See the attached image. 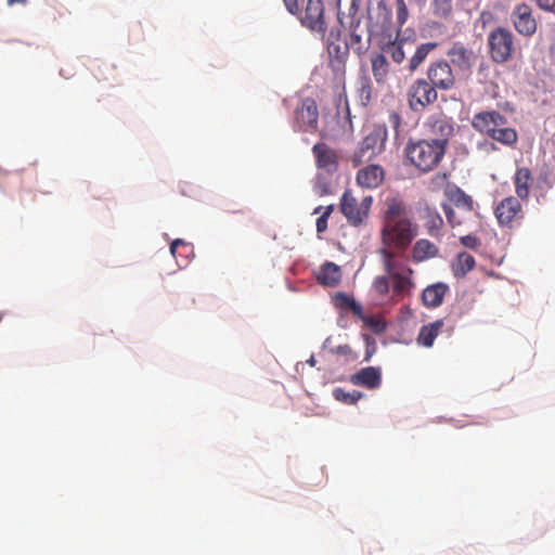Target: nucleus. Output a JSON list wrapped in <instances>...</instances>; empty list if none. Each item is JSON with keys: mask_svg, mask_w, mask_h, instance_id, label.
<instances>
[{"mask_svg": "<svg viewBox=\"0 0 555 555\" xmlns=\"http://www.w3.org/2000/svg\"><path fill=\"white\" fill-rule=\"evenodd\" d=\"M358 28H359L358 25L352 27L350 35H349V39L347 40L346 47L341 53H340L339 47L330 46V48H328L330 54H332L333 51L336 52V56L334 59H332L330 62V65L335 70L344 72L345 62H346V57H347L349 49H351L358 55L363 54L367 50L370 37H367L366 39H363L362 33H359Z\"/></svg>", "mask_w": 555, "mask_h": 555, "instance_id": "nucleus-11", "label": "nucleus"}, {"mask_svg": "<svg viewBox=\"0 0 555 555\" xmlns=\"http://www.w3.org/2000/svg\"><path fill=\"white\" fill-rule=\"evenodd\" d=\"M350 382L356 386L376 389L382 384V371L376 366L361 369L359 372L351 375Z\"/></svg>", "mask_w": 555, "mask_h": 555, "instance_id": "nucleus-19", "label": "nucleus"}, {"mask_svg": "<svg viewBox=\"0 0 555 555\" xmlns=\"http://www.w3.org/2000/svg\"><path fill=\"white\" fill-rule=\"evenodd\" d=\"M286 11L292 15H299L300 3L304 0H282Z\"/></svg>", "mask_w": 555, "mask_h": 555, "instance_id": "nucleus-46", "label": "nucleus"}, {"mask_svg": "<svg viewBox=\"0 0 555 555\" xmlns=\"http://www.w3.org/2000/svg\"><path fill=\"white\" fill-rule=\"evenodd\" d=\"M442 209L446 214V217H447V220L449 222V224L452 227V228H455L457 225H461L463 223V219L459 218L456 216V212L455 210L448 204H442Z\"/></svg>", "mask_w": 555, "mask_h": 555, "instance_id": "nucleus-45", "label": "nucleus"}, {"mask_svg": "<svg viewBox=\"0 0 555 555\" xmlns=\"http://www.w3.org/2000/svg\"><path fill=\"white\" fill-rule=\"evenodd\" d=\"M413 274V270L408 268L401 272H398L390 278L392 281V292L393 295L402 297L408 294L410 289L414 286V283L411 280V275Z\"/></svg>", "mask_w": 555, "mask_h": 555, "instance_id": "nucleus-30", "label": "nucleus"}, {"mask_svg": "<svg viewBox=\"0 0 555 555\" xmlns=\"http://www.w3.org/2000/svg\"><path fill=\"white\" fill-rule=\"evenodd\" d=\"M460 243L469 249L478 250L481 247V241L478 236L468 234L460 237Z\"/></svg>", "mask_w": 555, "mask_h": 555, "instance_id": "nucleus-44", "label": "nucleus"}, {"mask_svg": "<svg viewBox=\"0 0 555 555\" xmlns=\"http://www.w3.org/2000/svg\"><path fill=\"white\" fill-rule=\"evenodd\" d=\"M315 165L327 173H334L338 169L339 157L337 151L324 142H318L312 147Z\"/></svg>", "mask_w": 555, "mask_h": 555, "instance_id": "nucleus-16", "label": "nucleus"}, {"mask_svg": "<svg viewBox=\"0 0 555 555\" xmlns=\"http://www.w3.org/2000/svg\"><path fill=\"white\" fill-rule=\"evenodd\" d=\"M437 91H450L456 87V74L451 64L443 59L429 63L424 77Z\"/></svg>", "mask_w": 555, "mask_h": 555, "instance_id": "nucleus-8", "label": "nucleus"}, {"mask_svg": "<svg viewBox=\"0 0 555 555\" xmlns=\"http://www.w3.org/2000/svg\"><path fill=\"white\" fill-rule=\"evenodd\" d=\"M321 210H323L322 215L323 217H326L327 219L330 218L331 214L333 212L334 210V206L333 205H328L326 207H322V206H319L314 209V214H319Z\"/></svg>", "mask_w": 555, "mask_h": 555, "instance_id": "nucleus-49", "label": "nucleus"}, {"mask_svg": "<svg viewBox=\"0 0 555 555\" xmlns=\"http://www.w3.org/2000/svg\"><path fill=\"white\" fill-rule=\"evenodd\" d=\"M26 3H27V0H8L9 5H14V4L25 5Z\"/></svg>", "mask_w": 555, "mask_h": 555, "instance_id": "nucleus-50", "label": "nucleus"}, {"mask_svg": "<svg viewBox=\"0 0 555 555\" xmlns=\"http://www.w3.org/2000/svg\"><path fill=\"white\" fill-rule=\"evenodd\" d=\"M443 325L444 323L442 319L423 325L416 338L417 344L426 348L433 347L434 341L441 332Z\"/></svg>", "mask_w": 555, "mask_h": 555, "instance_id": "nucleus-24", "label": "nucleus"}, {"mask_svg": "<svg viewBox=\"0 0 555 555\" xmlns=\"http://www.w3.org/2000/svg\"><path fill=\"white\" fill-rule=\"evenodd\" d=\"M373 95V88L371 85V81L367 77H363L360 81V87L358 89V98L360 103L363 106H366L370 104Z\"/></svg>", "mask_w": 555, "mask_h": 555, "instance_id": "nucleus-38", "label": "nucleus"}, {"mask_svg": "<svg viewBox=\"0 0 555 555\" xmlns=\"http://www.w3.org/2000/svg\"><path fill=\"white\" fill-rule=\"evenodd\" d=\"M373 203L372 196L358 202L351 190H346L340 198L339 209L351 225H360L369 216Z\"/></svg>", "mask_w": 555, "mask_h": 555, "instance_id": "nucleus-9", "label": "nucleus"}, {"mask_svg": "<svg viewBox=\"0 0 555 555\" xmlns=\"http://www.w3.org/2000/svg\"><path fill=\"white\" fill-rule=\"evenodd\" d=\"M476 266V260L473 255L462 251L459 253L451 263V270L455 278L462 279L470 272Z\"/></svg>", "mask_w": 555, "mask_h": 555, "instance_id": "nucleus-29", "label": "nucleus"}, {"mask_svg": "<svg viewBox=\"0 0 555 555\" xmlns=\"http://www.w3.org/2000/svg\"><path fill=\"white\" fill-rule=\"evenodd\" d=\"M378 253L382 257L383 267L385 272L387 273V276H391L409 268L404 263L396 260L398 253L396 249H391L389 247H382Z\"/></svg>", "mask_w": 555, "mask_h": 555, "instance_id": "nucleus-27", "label": "nucleus"}, {"mask_svg": "<svg viewBox=\"0 0 555 555\" xmlns=\"http://www.w3.org/2000/svg\"><path fill=\"white\" fill-rule=\"evenodd\" d=\"M449 201L456 208L465 212H473L475 210V203L470 195L466 194L462 189L455 186L446 192Z\"/></svg>", "mask_w": 555, "mask_h": 555, "instance_id": "nucleus-28", "label": "nucleus"}, {"mask_svg": "<svg viewBox=\"0 0 555 555\" xmlns=\"http://www.w3.org/2000/svg\"><path fill=\"white\" fill-rule=\"evenodd\" d=\"M472 127L488 139L506 147H515L518 142V133L509 126L506 116L499 111H481L474 114Z\"/></svg>", "mask_w": 555, "mask_h": 555, "instance_id": "nucleus-2", "label": "nucleus"}, {"mask_svg": "<svg viewBox=\"0 0 555 555\" xmlns=\"http://www.w3.org/2000/svg\"><path fill=\"white\" fill-rule=\"evenodd\" d=\"M422 219L424 221V228L426 229L427 233L431 237L440 240L442 236L441 230L444 223L440 214L430 207H426L423 210Z\"/></svg>", "mask_w": 555, "mask_h": 555, "instance_id": "nucleus-22", "label": "nucleus"}, {"mask_svg": "<svg viewBox=\"0 0 555 555\" xmlns=\"http://www.w3.org/2000/svg\"><path fill=\"white\" fill-rule=\"evenodd\" d=\"M170 253L177 259L179 266L188 263L189 256L193 253L192 245L181 238H176L170 244Z\"/></svg>", "mask_w": 555, "mask_h": 555, "instance_id": "nucleus-35", "label": "nucleus"}, {"mask_svg": "<svg viewBox=\"0 0 555 555\" xmlns=\"http://www.w3.org/2000/svg\"><path fill=\"white\" fill-rule=\"evenodd\" d=\"M387 141L386 125H374L372 130L364 135L362 141L350 157L353 167L369 163L385 150Z\"/></svg>", "mask_w": 555, "mask_h": 555, "instance_id": "nucleus-4", "label": "nucleus"}, {"mask_svg": "<svg viewBox=\"0 0 555 555\" xmlns=\"http://www.w3.org/2000/svg\"><path fill=\"white\" fill-rule=\"evenodd\" d=\"M391 20V12L384 0H369L367 23L371 33L383 31Z\"/></svg>", "mask_w": 555, "mask_h": 555, "instance_id": "nucleus-15", "label": "nucleus"}, {"mask_svg": "<svg viewBox=\"0 0 555 555\" xmlns=\"http://www.w3.org/2000/svg\"><path fill=\"white\" fill-rule=\"evenodd\" d=\"M327 218L326 217H323V216H320L318 219H317V232L318 233H323L326 231L327 229Z\"/></svg>", "mask_w": 555, "mask_h": 555, "instance_id": "nucleus-48", "label": "nucleus"}, {"mask_svg": "<svg viewBox=\"0 0 555 555\" xmlns=\"http://www.w3.org/2000/svg\"><path fill=\"white\" fill-rule=\"evenodd\" d=\"M309 363H310L311 365H314V364H315V360H314V358H313V357H311V359L309 360Z\"/></svg>", "mask_w": 555, "mask_h": 555, "instance_id": "nucleus-51", "label": "nucleus"}, {"mask_svg": "<svg viewBox=\"0 0 555 555\" xmlns=\"http://www.w3.org/2000/svg\"><path fill=\"white\" fill-rule=\"evenodd\" d=\"M495 218L501 227L512 228L524 217L522 206L517 197L503 198L494 209Z\"/></svg>", "mask_w": 555, "mask_h": 555, "instance_id": "nucleus-14", "label": "nucleus"}, {"mask_svg": "<svg viewBox=\"0 0 555 555\" xmlns=\"http://www.w3.org/2000/svg\"><path fill=\"white\" fill-rule=\"evenodd\" d=\"M454 0H430L429 13L439 21H449L453 16Z\"/></svg>", "mask_w": 555, "mask_h": 555, "instance_id": "nucleus-33", "label": "nucleus"}, {"mask_svg": "<svg viewBox=\"0 0 555 555\" xmlns=\"http://www.w3.org/2000/svg\"><path fill=\"white\" fill-rule=\"evenodd\" d=\"M331 353L344 357L347 361H356L358 354L347 344L331 349Z\"/></svg>", "mask_w": 555, "mask_h": 555, "instance_id": "nucleus-40", "label": "nucleus"}, {"mask_svg": "<svg viewBox=\"0 0 555 555\" xmlns=\"http://www.w3.org/2000/svg\"><path fill=\"white\" fill-rule=\"evenodd\" d=\"M385 179V170L382 166L371 164L357 172V183L363 189H376Z\"/></svg>", "mask_w": 555, "mask_h": 555, "instance_id": "nucleus-18", "label": "nucleus"}, {"mask_svg": "<svg viewBox=\"0 0 555 555\" xmlns=\"http://www.w3.org/2000/svg\"><path fill=\"white\" fill-rule=\"evenodd\" d=\"M438 254V246L426 238L416 241L412 249V258L415 262H423L435 258Z\"/></svg>", "mask_w": 555, "mask_h": 555, "instance_id": "nucleus-25", "label": "nucleus"}, {"mask_svg": "<svg viewBox=\"0 0 555 555\" xmlns=\"http://www.w3.org/2000/svg\"><path fill=\"white\" fill-rule=\"evenodd\" d=\"M487 42L490 59L496 64L509 62L516 52L515 37L508 28H493L488 34Z\"/></svg>", "mask_w": 555, "mask_h": 555, "instance_id": "nucleus-5", "label": "nucleus"}, {"mask_svg": "<svg viewBox=\"0 0 555 555\" xmlns=\"http://www.w3.org/2000/svg\"><path fill=\"white\" fill-rule=\"evenodd\" d=\"M438 48L435 41L423 42L415 48L414 53L408 60L406 69L410 73L416 72L422 64L426 61L428 55Z\"/></svg>", "mask_w": 555, "mask_h": 555, "instance_id": "nucleus-23", "label": "nucleus"}, {"mask_svg": "<svg viewBox=\"0 0 555 555\" xmlns=\"http://www.w3.org/2000/svg\"><path fill=\"white\" fill-rule=\"evenodd\" d=\"M449 292V286L446 283L438 282L428 285L422 293V302L427 308L439 307Z\"/></svg>", "mask_w": 555, "mask_h": 555, "instance_id": "nucleus-20", "label": "nucleus"}, {"mask_svg": "<svg viewBox=\"0 0 555 555\" xmlns=\"http://www.w3.org/2000/svg\"><path fill=\"white\" fill-rule=\"evenodd\" d=\"M333 396L339 402H343V403H346V404H354L361 398H363L364 395L362 392L358 391V390H353V391L349 392V391H346L343 388H336L333 391Z\"/></svg>", "mask_w": 555, "mask_h": 555, "instance_id": "nucleus-37", "label": "nucleus"}, {"mask_svg": "<svg viewBox=\"0 0 555 555\" xmlns=\"http://www.w3.org/2000/svg\"><path fill=\"white\" fill-rule=\"evenodd\" d=\"M475 150L479 156L486 157L498 152L499 147L496 146L494 141L485 137L476 142Z\"/></svg>", "mask_w": 555, "mask_h": 555, "instance_id": "nucleus-39", "label": "nucleus"}, {"mask_svg": "<svg viewBox=\"0 0 555 555\" xmlns=\"http://www.w3.org/2000/svg\"><path fill=\"white\" fill-rule=\"evenodd\" d=\"M358 318L375 334H382L387 328V323L382 317L366 315L362 311V317Z\"/></svg>", "mask_w": 555, "mask_h": 555, "instance_id": "nucleus-36", "label": "nucleus"}, {"mask_svg": "<svg viewBox=\"0 0 555 555\" xmlns=\"http://www.w3.org/2000/svg\"><path fill=\"white\" fill-rule=\"evenodd\" d=\"M372 73L375 80L384 82L389 74V63L383 52H374L371 54Z\"/></svg>", "mask_w": 555, "mask_h": 555, "instance_id": "nucleus-34", "label": "nucleus"}, {"mask_svg": "<svg viewBox=\"0 0 555 555\" xmlns=\"http://www.w3.org/2000/svg\"><path fill=\"white\" fill-rule=\"evenodd\" d=\"M332 302L343 313L350 311L356 317H362V306L345 293H336L332 297Z\"/></svg>", "mask_w": 555, "mask_h": 555, "instance_id": "nucleus-31", "label": "nucleus"}, {"mask_svg": "<svg viewBox=\"0 0 555 555\" xmlns=\"http://www.w3.org/2000/svg\"><path fill=\"white\" fill-rule=\"evenodd\" d=\"M397 23L402 27L409 18V9L405 0H396Z\"/></svg>", "mask_w": 555, "mask_h": 555, "instance_id": "nucleus-41", "label": "nucleus"}, {"mask_svg": "<svg viewBox=\"0 0 555 555\" xmlns=\"http://www.w3.org/2000/svg\"><path fill=\"white\" fill-rule=\"evenodd\" d=\"M406 203L395 196L385 201V211L380 229L383 247L404 251L417 235V224L409 217Z\"/></svg>", "mask_w": 555, "mask_h": 555, "instance_id": "nucleus-1", "label": "nucleus"}, {"mask_svg": "<svg viewBox=\"0 0 555 555\" xmlns=\"http://www.w3.org/2000/svg\"><path fill=\"white\" fill-rule=\"evenodd\" d=\"M449 63L451 64L455 74L470 75L477 62V53L465 43L455 41L447 51Z\"/></svg>", "mask_w": 555, "mask_h": 555, "instance_id": "nucleus-10", "label": "nucleus"}, {"mask_svg": "<svg viewBox=\"0 0 555 555\" xmlns=\"http://www.w3.org/2000/svg\"><path fill=\"white\" fill-rule=\"evenodd\" d=\"M511 22L514 29L522 37L531 38L537 33L538 22L533 16L532 8L526 2L514 5Z\"/></svg>", "mask_w": 555, "mask_h": 555, "instance_id": "nucleus-13", "label": "nucleus"}, {"mask_svg": "<svg viewBox=\"0 0 555 555\" xmlns=\"http://www.w3.org/2000/svg\"><path fill=\"white\" fill-rule=\"evenodd\" d=\"M412 43L408 42L406 39H398L395 41L387 42L382 47V52L389 56L392 62L401 64L406 55V48L411 47Z\"/></svg>", "mask_w": 555, "mask_h": 555, "instance_id": "nucleus-26", "label": "nucleus"}, {"mask_svg": "<svg viewBox=\"0 0 555 555\" xmlns=\"http://www.w3.org/2000/svg\"><path fill=\"white\" fill-rule=\"evenodd\" d=\"M292 126L295 131L313 133L319 127V108L314 99L305 98L295 107Z\"/></svg>", "mask_w": 555, "mask_h": 555, "instance_id": "nucleus-7", "label": "nucleus"}, {"mask_svg": "<svg viewBox=\"0 0 555 555\" xmlns=\"http://www.w3.org/2000/svg\"><path fill=\"white\" fill-rule=\"evenodd\" d=\"M389 124L393 128L395 132L398 134L399 128L401 126V116L397 112H391L389 114Z\"/></svg>", "mask_w": 555, "mask_h": 555, "instance_id": "nucleus-47", "label": "nucleus"}, {"mask_svg": "<svg viewBox=\"0 0 555 555\" xmlns=\"http://www.w3.org/2000/svg\"><path fill=\"white\" fill-rule=\"evenodd\" d=\"M532 181L531 171L529 168H518L514 176V185L517 196L521 199H527L530 193V183Z\"/></svg>", "mask_w": 555, "mask_h": 555, "instance_id": "nucleus-32", "label": "nucleus"}, {"mask_svg": "<svg viewBox=\"0 0 555 555\" xmlns=\"http://www.w3.org/2000/svg\"><path fill=\"white\" fill-rule=\"evenodd\" d=\"M429 131L433 135L437 137L431 141L443 144L444 150L448 147L449 139L454 133V122L450 117L439 115L429 120Z\"/></svg>", "mask_w": 555, "mask_h": 555, "instance_id": "nucleus-17", "label": "nucleus"}, {"mask_svg": "<svg viewBox=\"0 0 555 555\" xmlns=\"http://www.w3.org/2000/svg\"><path fill=\"white\" fill-rule=\"evenodd\" d=\"M301 25L310 31L324 37L327 25L324 17V4L322 0H307L304 10L300 9L299 15H296Z\"/></svg>", "mask_w": 555, "mask_h": 555, "instance_id": "nucleus-12", "label": "nucleus"}, {"mask_svg": "<svg viewBox=\"0 0 555 555\" xmlns=\"http://www.w3.org/2000/svg\"><path fill=\"white\" fill-rule=\"evenodd\" d=\"M447 150L443 144L431 140H418L409 142L405 147V154L410 163L421 172L433 171L444 157Z\"/></svg>", "mask_w": 555, "mask_h": 555, "instance_id": "nucleus-3", "label": "nucleus"}, {"mask_svg": "<svg viewBox=\"0 0 555 555\" xmlns=\"http://www.w3.org/2000/svg\"><path fill=\"white\" fill-rule=\"evenodd\" d=\"M341 269L334 262L326 261L320 267L317 274L319 284L326 287H336L341 281Z\"/></svg>", "mask_w": 555, "mask_h": 555, "instance_id": "nucleus-21", "label": "nucleus"}, {"mask_svg": "<svg viewBox=\"0 0 555 555\" xmlns=\"http://www.w3.org/2000/svg\"><path fill=\"white\" fill-rule=\"evenodd\" d=\"M438 101V91L424 77L416 78L406 89V102L414 113H422Z\"/></svg>", "mask_w": 555, "mask_h": 555, "instance_id": "nucleus-6", "label": "nucleus"}, {"mask_svg": "<svg viewBox=\"0 0 555 555\" xmlns=\"http://www.w3.org/2000/svg\"><path fill=\"white\" fill-rule=\"evenodd\" d=\"M389 279L390 278L386 276V275H380V276L375 278L373 287L378 295L385 296L386 294H388Z\"/></svg>", "mask_w": 555, "mask_h": 555, "instance_id": "nucleus-42", "label": "nucleus"}, {"mask_svg": "<svg viewBox=\"0 0 555 555\" xmlns=\"http://www.w3.org/2000/svg\"><path fill=\"white\" fill-rule=\"evenodd\" d=\"M362 337L365 343L364 361L369 362L371 360V358L375 354V352L377 350V345H376L375 339L372 336H370L367 334H362Z\"/></svg>", "mask_w": 555, "mask_h": 555, "instance_id": "nucleus-43", "label": "nucleus"}]
</instances>
